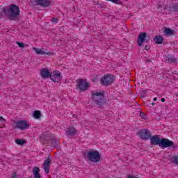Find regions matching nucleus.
<instances>
[{
	"instance_id": "1",
	"label": "nucleus",
	"mask_w": 178,
	"mask_h": 178,
	"mask_svg": "<svg viewBox=\"0 0 178 178\" xmlns=\"http://www.w3.org/2000/svg\"><path fill=\"white\" fill-rule=\"evenodd\" d=\"M3 15L11 21L18 20L20 16V8L15 4H12L10 7H3L0 13V17H3Z\"/></svg>"
},
{
	"instance_id": "2",
	"label": "nucleus",
	"mask_w": 178,
	"mask_h": 178,
	"mask_svg": "<svg viewBox=\"0 0 178 178\" xmlns=\"http://www.w3.org/2000/svg\"><path fill=\"white\" fill-rule=\"evenodd\" d=\"M151 145H159L161 148H175V143L168 138H161L158 135H154L150 138Z\"/></svg>"
},
{
	"instance_id": "3",
	"label": "nucleus",
	"mask_w": 178,
	"mask_h": 178,
	"mask_svg": "<svg viewBox=\"0 0 178 178\" xmlns=\"http://www.w3.org/2000/svg\"><path fill=\"white\" fill-rule=\"evenodd\" d=\"M92 99L97 106H104V105L108 104L106 99H105V92L104 91L92 92Z\"/></svg>"
},
{
	"instance_id": "4",
	"label": "nucleus",
	"mask_w": 178,
	"mask_h": 178,
	"mask_svg": "<svg viewBox=\"0 0 178 178\" xmlns=\"http://www.w3.org/2000/svg\"><path fill=\"white\" fill-rule=\"evenodd\" d=\"M87 158L89 159V161H90V162L97 163L101 161V154H99V152L97 150L90 151L87 153Z\"/></svg>"
},
{
	"instance_id": "5",
	"label": "nucleus",
	"mask_w": 178,
	"mask_h": 178,
	"mask_svg": "<svg viewBox=\"0 0 178 178\" xmlns=\"http://www.w3.org/2000/svg\"><path fill=\"white\" fill-rule=\"evenodd\" d=\"M113 81H115V76L113 74H106L104 75L100 79V83L102 86H104L105 87H108V86H111Z\"/></svg>"
},
{
	"instance_id": "6",
	"label": "nucleus",
	"mask_w": 178,
	"mask_h": 178,
	"mask_svg": "<svg viewBox=\"0 0 178 178\" xmlns=\"http://www.w3.org/2000/svg\"><path fill=\"white\" fill-rule=\"evenodd\" d=\"M150 37L149 35L147 34L145 32H142L139 34L138 37V45L141 47L144 42H149Z\"/></svg>"
},
{
	"instance_id": "7",
	"label": "nucleus",
	"mask_w": 178,
	"mask_h": 178,
	"mask_svg": "<svg viewBox=\"0 0 178 178\" xmlns=\"http://www.w3.org/2000/svg\"><path fill=\"white\" fill-rule=\"evenodd\" d=\"M137 135L140 136V140H144L145 141L149 140L152 137V134L148 129L140 130Z\"/></svg>"
},
{
	"instance_id": "8",
	"label": "nucleus",
	"mask_w": 178,
	"mask_h": 178,
	"mask_svg": "<svg viewBox=\"0 0 178 178\" xmlns=\"http://www.w3.org/2000/svg\"><path fill=\"white\" fill-rule=\"evenodd\" d=\"M76 84L78 89L80 91H87L88 90V88L90 87V85L86 80L82 79H79L76 80Z\"/></svg>"
},
{
	"instance_id": "9",
	"label": "nucleus",
	"mask_w": 178,
	"mask_h": 178,
	"mask_svg": "<svg viewBox=\"0 0 178 178\" xmlns=\"http://www.w3.org/2000/svg\"><path fill=\"white\" fill-rule=\"evenodd\" d=\"M52 0H34L33 5L36 6H42V8H48L51 6V2Z\"/></svg>"
},
{
	"instance_id": "10",
	"label": "nucleus",
	"mask_w": 178,
	"mask_h": 178,
	"mask_svg": "<svg viewBox=\"0 0 178 178\" xmlns=\"http://www.w3.org/2000/svg\"><path fill=\"white\" fill-rule=\"evenodd\" d=\"M163 9L164 10H168L170 15H173L175 12H178V3H172L169 6H165Z\"/></svg>"
},
{
	"instance_id": "11",
	"label": "nucleus",
	"mask_w": 178,
	"mask_h": 178,
	"mask_svg": "<svg viewBox=\"0 0 178 178\" xmlns=\"http://www.w3.org/2000/svg\"><path fill=\"white\" fill-rule=\"evenodd\" d=\"M15 123V127L16 129H19V130H26V129H29V127H30V125H29L26 120H20Z\"/></svg>"
},
{
	"instance_id": "12",
	"label": "nucleus",
	"mask_w": 178,
	"mask_h": 178,
	"mask_svg": "<svg viewBox=\"0 0 178 178\" xmlns=\"http://www.w3.org/2000/svg\"><path fill=\"white\" fill-rule=\"evenodd\" d=\"M51 158H52V156H51V154H49L47 159L43 163V168L47 175L49 173V166L51 165V163H52V160L51 159Z\"/></svg>"
},
{
	"instance_id": "13",
	"label": "nucleus",
	"mask_w": 178,
	"mask_h": 178,
	"mask_svg": "<svg viewBox=\"0 0 178 178\" xmlns=\"http://www.w3.org/2000/svg\"><path fill=\"white\" fill-rule=\"evenodd\" d=\"M164 60L167 63H175V65H177V58H176L170 55L165 56Z\"/></svg>"
},
{
	"instance_id": "14",
	"label": "nucleus",
	"mask_w": 178,
	"mask_h": 178,
	"mask_svg": "<svg viewBox=\"0 0 178 178\" xmlns=\"http://www.w3.org/2000/svg\"><path fill=\"white\" fill-rule=\"evenodd\" d=\"M39 140L40 141H46V143H49V141H51V138H49V133L47 131L42 133L40 135Z\"/></svg>"
},
{
	"instance_id": "15",
	"label": "nucleus",
	"mask_w": 178,
	"mask_h": 178,
	"mask_svg": "<svg viewBox=\"0 0 178 178\" xmlns=\"http://www.w3.org/2000/svg\"><path fill=\"white\" fill-rule=\"evenodd\" d=\"M163 33L166 37H172V35H175L176 34V31H175V30L168 27H164Z\"/></svg>"
},
{
	"instance_id": "16",
	"label": "nucleus",
	"mask_w": 178,
	"mask_h": 178,
	"mask_svg": "<svg viewBox=\"0 0 178 178\" xmlns=\"http://www.w3.org/2000/svg\"><path fill=\"white\" fill-rule=\"evenodd\" d=\"M40 74L42 79H48L51 76V72H49V70L44 68L41 70Z\"/></svg>"
},
{
	"instance_id": "17",
	"label": "nucleus",
	"mask_w": 178,
	"mask_h": 178,
	"mask_svg": "<svg viewBox=\"0 0 178 178\" xmlns=\"http://www.w3.org/2000/svg\"><path fill=\"white\" fill-rule=\"evenodd\" d=\"M33 51L37 54V55H49V52H47L37 47H33Z\"/></svg>"
},
{
	"instance_id": "18",
	"label": "nucleus",
	"mask_w": 178,
	"mask_h": 178,
	"mask_svg": "<svg viewBox=\"0 0 178 178\" xmlns=\"http://www.w3.org/2000/svg\"><path fill=\"white\" fill-rule=\"evenodd\" d=\"M41 170H40V168L38 167H35L33 168V177L34 178H41V174H40Z\"/></svg>"
},
{
	"instance_id": "19",
	"label": "nucleus",
	"mask_w": 178,
	"mask_h": 178,
	"mask_svg": "<svg viewBox=\"0 0 178 178\" xmlns=\"http://www.w3.org/2000/svg\"><path fill=\"white\" fill-rule=\"evenodd\" d=\"M153 40H154V42H155V44H161L163 42V36L156 35Z\"/></svg>"
},
{
	"instance_id": "20",
	"label": "nucleus",
	"mask_w": 178,
	"mask_h": 178,
	"mask_svg": "<svg viewBox=\"0 0 178 178\" xmlns=\"http://www.w3.org/2000/svg\"><path fill=\"white\" fill-rule=\"evenodd\" d=\"M76 131L74 127H70L66 131V134L67 136H75Z\"/></svg>"
},
{
	"instance_id": "21",
	"label": "nucleus",
	"mask_w": 178,
	"mask_h": 178,
	"mask_svg": "<svg viewBox=\"0 0 178 178\" xmlns=\"http://www.w3.org/2000/svg\"><path fill=\"white\" fill-rule=\"evenodd\" d=\"M33 116L35 119H40L42 114H41V111L37 110L33 112Z\"/></svg>"
},
{
	"instance_id": "22",
	"label": "nucleus",
	"mask_w": 178,
	"mask_h": 178,
	"mask_svg": "<svg viewBox=\"0 0 178 178\" xmlns=\"http://www.w3.org/2000/svg\"><path fill=\"white\" fill-rule=\"evenodd\" d=\"M51 146L53 147V148H58V147H59L58 140L56 139H51Z\"/></svg>"
},
{
	"instance_id": "23",
	"label": "nucleus",
	"mask_w": 178,
	"mask_h": 178,
	"mask_svg": "<svg viewBox=\"0 0 178 178\" xmlns=\"http://www.w3.org/2000/svg\"><path fill=\"white\" fill-rule=\"evenodd\" d=\"M15 143L16 144H17L18 145H24V144H26V142L24 141V140L23 139H16L15 140Z\"/></svg>"
},
{
	"instance_id": "24",
	"label": "nucleus",
	"mask_w": 178,
	"mask_h": 178,
	"mask_svg": "<svg viewBox=\"0 0 178 178\" xmlns=\"http://www.w3.org/2000/svg\"><path fill=\"white\" fill-rule=\"evenodd\" d=\"M51 80L54 81V83H58L59 81V79L56 78L54 74H50V76H49Z\"/></svg>"
},
{
	"instance_id": "25",
	"label": "nucleus",
	"mask_w": 178,
	"mask_h": 178,
	"mask_svg": "<svg viewBox=\"0 0 178 178\" xmlns=\"http://www.w3.org/2000/svg\"><path fill=\"white\" fill-rule=\"evenodd\" d=\"M106 1L113 2V3H118V5H122V1H120V0H106Z\"/></svg>"
},
{
	"instance_id": "26",
	"label": "nucleus",
	"mask_w": 178,
	"mask_h": 178,
	"mask_svg": "<svg viewBox=\"0 0 178 178\" xmlns=\"http://www.w3.org/2000/svg\"><path fill=\"white\" fill-rule=\"evenodd\" d=\"M56 79H58L60 77V72L58 71H54V74Z\"/></svg>"
},
{
	"instance_id": "27",
	"label": "nucleus",
	"mask_w": 178,
	"mask_h": 178,
	"mask_svg": "<svg viewBox=\"0 0 178 178\" xmlns=\"http://www.w3.org/2000/svg\"><path fill=\"white\" fill-rule=\"evenodd\" d=\"M16 44L19 47V48H24V47H26V44L23 42H16Z\"/></svg>"
},
{
	"instance_id": "28",
	"label": "nucleus",
	"mask_w": 178,
	"mask_h": 178,
	"mask_svg": "<svg viewBox=\"0 0 178 178\" xmlns=\"http://www.w3.org/2000/svg\"><path fill=\"white\" fill-rule=\"evenodd\" d=\"M139 115H140V118H142V119H147V118H145V116H147V115H145V113H144L143 112L140 111Z\"/></svg>"
},
{
	"instance_id": "29",
	"label": "nucleus",
	"mask_w": 178,
	"mask_h": 178,
	"mask_svg": "<svg viewBox=\"0 0 178 178\" xmlns=\"http://www.w3.org/2000/svg\"><path fill=\"white\" fill-rule=\"evenodd\" d=\"M174 163H175L176 165H178V156H175L174 157Z\"/></svg>"
},
{
	"instance_id": "30",
	"label": "nucleus",
	"mask_w": 178,
	"mask_h": 178,
	"mask_svg": "<svg viewBox=\"0 0 178 178\" xmlns=\"http://www.w3.org/2000/svg\"><path fill=\"white\" fill-rule=\"evenodd\" d=\"M11 178H17V173L16 172H13Z\"/></svg>"
},
{
	"instance_id": "31",
	"label": "nucleus",
	"mask_w": 178,
	"mask_h": 178,
	"mask_svg": "<svg viewBox=\"0 0 178 178\" xmlns=\"http://www.w3.org/2000/svg\"><path fill=\"white\" fill-rule=\"evenodd\" d=\"M140 92H141L142 94H146L147 93V90L141 89Z\"/></svg>"
},
{
	"instance_id": "32",
	"label": "nucleus",
	"mask_w": 178,
	"mask_h": 178,
	"mask_svg": "<svg viewBox=\"0 0 178 178\" xmlns=\"http://www.w3.org/2000/svg\"><path fill=\"white\" fill-rule=\"evenodd\" d=\"M52 22H53V23H58V19H56V18H53V19H52Z\"/></svg>"
},
{
	"instance_id": "33",
	"label": "nucleus",
	"mask_w": 178,
	"mask_h": 178,
	"mask_svg": "<svg viewBox=\"0 0 178 178\" xmlns=\"http://www.w3.org/2000/svg\"><path fill=\"white\" fill-rule=\"evenodd\" d=\"M0 122H5V119L2 116L0 117Z\"/></svg>"
},
{
	"instance_id": "34",
	"label": "nucleus",
	"mask_w": 178,
	"mask_h": 178,
	"mask_svg": "<svg viewBox=\"0 0 178 178\" xmlns=\"http://www.w3.org/2000/svg\"><path fill=\"white\" fill-rule=\"evenodd\" d=\"M145 49L146 51H148V49H149V47H148V45H145Z\"/></svg>"
},
{
	"instance_id": "35",
	"label": "nucleus",
	"mask_w": 178,
	"mask_h": 178,
	"mask_svg": "<svg viewBox=\"0 0 178 178\" xmlns=\"http://www.w3.org/2000/svg\"><path fill=\"white\" fill-rule=\"evenodd\" d=\"M127 177H128V178H138V177H137L131 176V175H128Z\"/></svg>"
},
{
	"instance_id": "36",
	"label": "nucleus",
	"mask_w": 178,
	"mask_h": 178,
	"mask_svg": "<svg viewBox=\"0 0 178 178\" xmlns=\"http://www.w3.org/2000/svg\"><path fill=\"white\" fill-rule=\"evenodd\" d=\"M140 97H142V98H145V95H144L143 93H140Z\"/></svg>"
},
{
	"instance_id": "37",
	"label": "nucleus",
	"mask_w": 178,
	"mask_h": 178,
	"mask_svg": "<svg viewBox=\"0 0 178 178\" xmlns=\"http://www.w3.org/2000/svg\"><path fill=\"white\" fill-rule=\"evenodd\" d=\"M146 62H147V63H149L151 62V60L147 59V60H146Z\"/></svg>"
},
{
	"instance_id": "38",
	"label": "nucleus",
	"mask_w": 178,
	"mask_h": 178,
	"mask_svg": "<svg viewBox=\"0 0 178 178\" xmlns=\"http://www.w3.org/2000/svg\"><path fill=\"white\" fill-rule=\"evenodd\" d=\"M161 102H165V98H162V99H161Z\"/></svg>"
},
{
	"instance_id": "39",
	"label": "nucleus",
	"mask_w": 178,
	"mask_h": 178,
	"mask_svg": "<svg viewBox=\"0 0 178 178\" xmlns=\"http://www.w3.org/2000/svg\"><path fill=\"white\" fill-rule=\"evenodd\" d=\"M157 99H158V98H156V97L154 98V101H156Z\"/></svg>"
},
{
	"instance_id": "40",
	"label": "nucleus",
	"mask_w": 178,
	"mask_h": 178,
	"mask_svg": "<svg viewBox=\"0 0 178 178\" xmlns=\"http://www.w3.org/2000/svg\"><path fill=\"white\" fill-rule=\"evenodd\" d=\"M158 9H160V8H161V5L158 6Z\"/></svg>"
},
{
	"instance_id": "41",
	"label": "nucleus",
	"mask_w": 178,
	"mask_h": 178,
	"mask_svg": "<svg viewBox=\"0 0 178 178\" xmlns=\"http://www.w3.org/2000/svg\"><path fill=\"white\" fill-rule=\"evenodd\" d=\"M28 178H34V177H33V176H31V177H29Z\"/></svg>"
},
{
	"instance_id": "42",
	"label": "nucleus",
	"mask_w": 178,
	"mask_h": 178,
	"mask_svg": "<svg viewBox=\"0 0 178 178\" xmlns=\"http://www.w3.org/2000/svg\"><path fill=\"white\" fill-rule=\"evenodd\" d=\"M152 105H155V103H152Z\"/></svg>"
}]
</instances>
